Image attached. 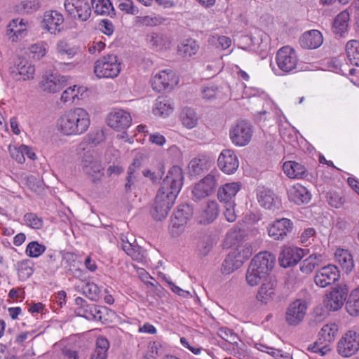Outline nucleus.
<instances>
[{
	"instance_id": "a211bd4d",
	"label": "nucleus",
	"mask_w": 359,
	"mask_h": 359,
	"mask_svg": "<svg viewBox=\"0 0 359 359\" xmlns=\"http://www.w3.org/2000/svg\"><path fill=\"white\" fill-rule=\"evenodd\" d=\"M63 15L56 11H46L43 15V27L50 34H57L62 29Z\"/></svg>"
},
{
	"instance_id": "de8ad7c7",
	"label": "nucleus",
	"mask_w": 359,
	"mask_h": 359,
	"mask_svg": "<svg viewBox=\"0 0 359 359\" xmlns=\"http://www.w3.org/2000/svg\"><path fill=\"white\" fill-rule=\"evenodd\" d=\"M165 21L164 18L156 14L138 16L136 18V23L143 26H158L162 25Z\"/></svg>"
},
{
	"instance_id": "e2e57ef3",
	"label": "nucleus",
	"mask_w": 359,
	"mask_h": 359,
	"mask_svg": "<svg viewBox=\"0 0 359 359\" xmlns=\"http://www.w3.org/2000/svg\"><path fill=\"white\" fill-rule=\"evenodd\" d=\"M327 201L336 208H339L343 203L342 198L337 192L330 191L327 194Z\"/></svg>"
},
{
	"instance_id": "bf43d9fd",
	"label": "nucleus",
	"mask_w": 359,
	"mask_h": 359,
	"mask_svg": "<svg viewBox=\"0 0 359 359\" xmlns=\"http://www.w3.org/2000/svg\"><path fill=\"white\" fill-rule=\"evenodd\" d=\"M27 149V146L24 144L20 146L18 148H10L11 155L16 161L20 163H23L25 161V152Z\"/></svg>"
},
{
	"instance_id": "4be33fe9",
	"label": "nucleus",
	"mask_w": 359,
	"mask_h": 359,
	"mask_svg": "<svg viewBox=\"0 0 359 359\" xmlns=\"http://www.w3.org/2000/svg\"><path fill=\"white\" fill-rule=\"evenodd\" d=\"M347 297V290L342 287H334L327 295V307L332 311H337L342 307Z\"/></svg>"
},
{
	"instance_id": "a19ab883",
	"label": "nucleus",
	"mask_w": 359,
	"mask_h": 359,
	"mask_svg": "<svg viewBox=\"0 0 359 359\" xmlns=\"http://www.w3.org/2000/svg\"><path fill=\"white\" fill-rule=\"evenodd\" d=\"M57 57L60 60L72 59L77 53L75 48L71 47L67 41L60 40L57 43L56 46Z\"/></svg>"
},
{
	"instance_id": "b1692460",
	"label": "nucleus",
	"mask_w": 359,
	"mask_h": 359,
	"mask_svg": "<svg viewBox=\"0 0 359 359\" xmlns=\"http://www.w3.org/2000/svg\"><path fill=\"white\" fill-rule=\"evenodd\" d=\"M323 42V35L316 29L306 32L299 39L301 46L306 49L317 48L322 45Z\"/></svg>"
},
{
	"instance_id": "bb28decb",
	"label": "nucleus",
	"mask_w": 359,
	"mask_h": 359,
	"mask_svg": "<svg viewBox=\"0 0 359 359\" xmlns=\"http://www.w3.org/2000/svg\"><path fill=\"white\" fill-rule=\"evenodd\" d=\"M219 206L216 201H208L202 210L199 222L201 224H209L212 222L218 216Z\"/></svg>"
},
{
	"instance_id": "4d7b16f0",
	"label": "nucleus",
	"mask_w": 359,
	"mask_h": 359,
	"mask_svg": "<svg viewBox=\"0 0 359 359\" xmlns=\"http://www.w3.org/2000/svg\"><path fill=\"white\" fill-rule=\"evenodd\" d=\"M118 8L128 14L137 15L138 8L135 6L132 0H118Z\"/></svg>"
},
{
	"instance_id": "6ab92c4d",
	"label": "nucleus",
	"mask_w": 359,
	"mask_h": 359,
	"mask_svg": "<svg viewBox=\"0 0 359 359\" xmlns=\"http://www.w3.org/2000/svg\"><path fill=\"white\" fill-rule=\"evenodd\" d=\"M304 250L298 248L283 247L278 260L284 268L296 265L303 257Z\"/></svg>"
},
{
	"instance_id": "1a4fd4ad",
	"label": "nucleus",
	"mask_w": 359,
	"mask_h": 359,
	"mask_svg": "<svg viewBox=\"0 0 359 359\" xmlns=\"http://www.w3.org/2000/svg\"><path fill=\"white\" fill-rule=\"evenodd\" d=\"M252 128L246 121H240L230 130V138L232 142L239 147L247 145L252 136Z\"/></svg>"
},
{
	"instance_id": "c03bdc74",
	"label": "nucleus",
	"mask_w": 359,
	"mask_h": 359,
	"mask_svg": "<svg viewBox=\"0 0 359 359\" xmlns=\"http://www.w3.org/2000/svg\"><path fill=\"white\" fill-rule=\"evenodd\" d=\"M104 140V135L103 131H96L91 133L88 135L87 141L81 142L77 148L78 151H85L87 149L88 144H92L94 146L97 145Z\"/></svg>"
},
{
	"instance_id": "f8f14e48",
	"label": "nucleus",
	"mask_w": 359,
	"mask_h": 359,
	"mask_svg": "<svg viewBox=\"0 0 359 359\" xmlns=\"http://www.w3.org/2000/svg\"><path fill=\"white\" fill-rule=\"evenodd\" d=\"M217 177L212 172L204 177L193 188L192 194L194 199L201 200L209 196L215 189L217 185Z\"/></svg>"
},
{
	"instance_id": "603ef678",
	"label": "nucleus",
	"mask_w": 359,
	"mask_h": 359,
	"mask_svg": "<svg viewBox=\"0 0 359 359\" xmlns=\"http://www.w3.org/2000/svg\"><path fill=\"white\" fill-rule=\"evenodd\" d=\"M46 249L44 245L40 244L37 241H32L27 245L25 253L29 257L36 258L42 255Z\"/></svg>"
},
{
	"instance_id": "7c9ffc66",
	"label": "nucleus",
	"mask_w": 359,
	"mask_h": 359,
	"mask_svg": "<svg viewBox=\"0 0 359 359\" xmlns=\"http://www.w3.org/2000/svg\"><path fill=\"white\" fill-rule=\"evenodd\" d=\"M92 8L97 15L114 17L115 11L109 0H91Z\"/></svg>"
},
{
	"instance_id": "0e129e2a",
	"label": "nucleus",
	"mask_w": 359,
	"mask_h": 359,
	"mask_svg": "<svg viewBox=\"0 0 359 359\" xmlns=\"http://www.w3.org/2000/svg\"><path fill=\"white\" fill-rule=\"evenodd\" d=\"M225 204V210L224 215L226 219L229 222H233L236 219V215L235 212V202H231Z\"/></svg>"
},
{
	"instance_id": "052dcab7",
	"label": "nucleus",
	"mask_w": 359,
	"mask_h": 359,
	"mask_svg": "<svg viewBox=\"0 0 359 359\" xmlns=\"http://www.w3.org/2000/svg\"><path fill=\"white\" fill-rule=\"evenodd\" d=\"M30 53L34 59L40 60L46 54V48L43 43H36L30 47Z\"/></svg>"
},
{
	"instance_id": "79ce46f5",
	"label": "nucleus",
	"mask_w": 359,
	"mask_h": 359,
	"mask_svg": "<svg viewBox=\"0 0 359 359\" xmlns=\"http://www.w3.org/2000/svg\"><path fill=\"white\" fill-rule=\"evenodd\" d=\"M346 52L350 62L353 65L359 67V41H348L346 46Z\"/></svg>"
},
{
	"instance_id": "e433bc0d",
	"label": "nucleus",
	"mask_w": 359,
	"mask_h": 359,
	"mask_svg": "<svg viewBox=\"0 0 359 359\" xmlns=\"http://www.w3.org/2000/svg\"><path fill=\"white\" fill-rule=\"evenodd\" d=\"M199 46L196 41L189 39L183 41L178 46V53L184 57H191L198 50Z\"/></svg>"
},
{
	"instance_id": "9b49d317",
	"label": "nucleus",
	"mask_w": 359,
	"mask_h": 359,
	"mask_svg": "<svg viewBox=\"0 0 359 359\" xmlns=\"http://www.w3.org/2000/svg\"><path fill=\"white\" fill-rule=\"evenodd\" d=\"M339 276L338 268L335 265L328 264L316 272L314 283L318 287L325 288L335 283Z\"/></svg>"
},
{
	"instance_id": "ea45409f",
	"label": "nucleus",
	"mask_w": 359,
	"mask_h": 359,
	"mask_svg": "<svg viewBox=\"0 0 359 359\" xmlns=\"http://www.w3.org/2000/svg\"><path fill=\"white\" fill-rule=\"evenodd\" d=\"M26 23L22 19H14L7 27V34L10 35L11 33H13V35L11 37L13 38V41H15V38L18 39L19 36H22L25 31L26 30Z\"/></svg>"
},
{
	"instance_id": "c85d7f7f",
	"label": "nucleus",
	"mask_w": 359,
	"mask_h": 359,
	"mask_svg": "<svg viewBox=\"0 0 359 359\" xmlns=\"http://www.w3.org/2000/svg\"><path fill=\"white\" fill-rule=\"evenodd\" d=\"M173 111V106L171 101L164 97H158L154 103L153 113L156 116H165Z\"/></svg>"
},
{
	"instance_id": "c9c22d12",
	"label": "nucleus",
	"mask_w": 359,
	"mask_h": 359,
	"mask_svg": "<svg viewBox=\"0 0 359 359\" xmlns=\"http://www.w3.org/2000/svg\"><path fill=\"white\" fill-rule=\"evenodd\" d=\"M84 91L83 87H78L76 85L72 87H69L62 93L60 100L65 104L73 103L76 100L81 99Z\"/></svg>"
},
{
	"instance_id": "0eeeda50",
	"label": "nucleus",
	"mask_w": 359,
	"mask_h": 359,
	"mask_svg": "<svg viewBox=\"0 0 359 359\" xmlns=\"http://www.w3.org/2000/svg\"><path fill=\"white\" fill-rule=\"evenodd\" d=\"M276 61L281 71L289 73L297 67L298 57L295 50L290 46H286L277 51Z\"/></svg>"
},
{
	"instance_id": "338daca9",
	"label": "nucleus",
	"mask_w": 359,
	"mask_h": 359,
	"mask_svg": "<svg viewBox=\"0 0 359 359\" xmlns=\"http://www.w3.org/2000/svg\"><path fill=\"white\" fill-rule=\"evenodd\" d=\"M142 166V161L138 157L133 159L132 164L128 167L127 174L132 175H137V171Z\"/></svg>"
},
{
	"instance_id": "f704fd0d",
	"label": "nucleus",
	"mask_w": 359,
	"mask_h": 359,
	"mask_svg": "<svg viewBox=\"0 0 359 359\" xmlns=\"http://www.w3.org/2000/svg\"><path fill=\"white\" fill-rule=\"evenodd\" d=\"M182 125L188 129L195 128L198 122V116L194 109L184 108L180 114Z\"/></svg>"
},
{
	"instance_id": "5701e85b",
	"label": "nucleus",
	"mask_w": 359,
	"mask_h": 359,
	"mask_svg": "<svg viewBox=\"0 0 359 359\" xmlns=\"http://www.w3.org/2000/svg\"><path fill=\"white\" fill-rule=\"evenodd\" d=\"M241 188L240 182L226 183L217 191L218 199L224 203L234 202V198Z\"/></svg>"
},
{
	"instance_id": "774afa93",
	"label": "nucleus",
	"mask_w": 359,
	"mask_h": 359,
	"mask_svg": "<svg viewBox=\"0 0 359 359\" xmlns=\"http://www.w3.org/2000/svg\"><path fill=\"white\" fill-rule=\"evenodd\" d=\"M218 88L215 86H207L203 90V97L211 100L217 96Z\"/></svg>"
},
{
	"instance_id": "dca6fc26",
	"label": "nucleus",
	"mask_w": 359,
	"mask_h": 359,
	"mask_svg": "<svg viewBox=\"0 0 359 359\" xmlns=\"http://www.w3.org/2000/svg\"><path fill=\"white\" fill-rule=\"evenodd\" d=\"M292 222L289 219L282 218L269 224L267 231L269 236L273 240L282 241L292 231Z\"/></svg>"
},
{
	"instance_id": "412c9836",
	"label": "nucleus",
	"mask_w": 359,
	"mask_h": 359,
	"mask_svg": "<svg viewBox=\"0 0 359 359\" xmlns=\"http://www.w3.org/2000/svg\"><path fill=\"white\" fill-rule=\"evenodd\" d=\"M288 198L297 205L308 203L311 200V194L306 188L300 184L290 187L287 190Z\"/></svg>"
},
{
	"instance_id": "13d9d810",
	"label": "nucleus",
	"mask_w": 359,
	"mask_h": 359,
	"mask_svg": "<svg viewBox=\"0 0 359 359\" xmlns=\"http://www.w3.org/2000/svg\"><path fill=\"white\" fill-rule=\"evenodd\" d=\"M337 330V329L334 324L325 325L321 328L320 335L323 337L325 341H330L334 339Z\"/></svg>"
},
{
	"instance_id": "423d86ee",
	"label": "nucleus",
	"mask_w": 359,
	"mask_h": 359,
	"mask_svg": "<svg viewBox=\"0 0 359 359\" xmlns=\"http://www.w3.org/2000/svg\"><path fill=\"white\" fill-rule=\"evenodd\" d=\"M308 305L305 300L297 299L291 302L285 311V320L290 326H297L306 316Z\"/></svg>"
},
{
	"instance_id": "09e8293b",
	"label": "nucleus",
	"mask_w": 359,
	"mask_h": 359,
	"mask_svg": "<svg viewBox=\"0 0 359 359\" xmlns=\"http://www.w3.org/2000/svg\"><path fill=\"white\" fill-rule=\"evenodd\" d=\"M18 74L22 77L23 80L31 79L34 78L35 68L27 60H20L17 65Z\"/></svg>"
},
{
	"instance_id": "a878e982",
	"label": "nucleus",
	"mask_w": 359,
	"mask_h": 359,
	"mask_svg": "<svg viewBox=\"0 0 359 359\" xmlns=\"http://www.w3.org/2000/svg\"><path fill=\"white\" fill-rule=\"evenodd\" d=\"M276 283L271 280L263 283L259 287L257 299L263 304L272 301L276 296Z\"/></svg>"
},
{
	"instance_id": "f03ea898",
	"label": "nucleus",
	"mask_w": 359,
	"mask_h": 359,
	"mask_svg": "<svg viewBox=\"0 0 359 359\" xmlns=\"http://www.w3.org/2000/svg\"><path fill=\"white\" fill-rule=\"evenodd\" d=\"M87 111L76 107L65 111L57 119V129L65 135H79L84 133L90 126Z\"/></svg>"
},
{
	"instance_id": "680f3d73",
	"label": "nucleus",
	"mask_w": 359,
	"mask_h": 359,
	"mask_svg": "<svg viewBox=\"0 0 359 359\" xmlns=\"http://www.w3.org/2000/svg\"><path fill=\"white\" fill-rule=\"evenodd\" d=\"M26 183L28 187L35 192L39 191L42 189L43 183L41 180L34 175L27 176Z\"/></svg>"
},
{
	"instance_id": "6e6d98bb",
	"label": "nucleus",
	"mask_w": 359,
	"mask_h": 359,
	"mask_svg": "<svg viewBox=\"0 0 359 359\" xmlns=\"http://www.w3.org/2000/svg\"><path fill=\"white\" fill-rule=\"evenodd\" d=\"M217 334L226 341L238 346V338L231 330L226 327H221L217 330Z\"/></svg>"
},
{
	"instance_id": "864d4df0",
	"label": "nucleus",
	"mask_w": 359,
	"mask_h": 359,
	"mask_svg": "<svg viewBox=\"0 0 359 359\" xmlns=\"http://www.w3.org/2000/svg\"><path fill=\"white\" fill-rule=\"evenodd\" d=\"M23 219L27 226L34 229H40L43 224L42 219L32 212L26 213Z\"/></svg>"
},
{
	"instance_id": "ddd939ff",
	"label": "nucleus",
	"mask_w": 359,
	"mask_h": 359,
	"mask_svg": "<svg viewBox=\"0 0 359 359\" xmlns=\"http://www.w3.org/2000/svg\"><path fill=\"white\" fill-rule=\"evenodd\" d=\"M65 8L70 15L81 21H86L91 14L88 0H65Z\"/></svg>"
},
{
	"instance_id": "72a5a7b5",
	"label": "nucleus",
	"mask_w": 359,
	"mask_h": 359,
	"mask_svg": "<svg viewBox=\"0 0 359 359\" xmlns=\"http://www.w3.org/2000/svg\"><path fill=\"white\" fill-rule=\"evenodd\" d=\"M348 20L349 14L347 11H342L338 14L333 22V32L341 36L347 30Z\"/></svg>"
},
{
	"instance_id": "7ed1b4c3",
	"label": "nucleus",
	"mask_w": 359,
	"mask_h": 359,
	"mask_svg": "<svg viewBox=\"0 0 359 359\" xmlns=\"http://www.w3.org/2000/svg\"><path fill=\"white\" fill-rule=\"evenodd\" d=\"M276 257L270 252L257 254L250 262L245 274V279L250 286H257L265 280L272 271Z\"/></svg>"
},
{
	"instance_id": "aec40b11",
	"label": "nucleus",
	"mask_w": 359,
	"mask_h": 359,
	"mask_svg": "<svg viewBox=\"0 0 359 359\" xmlns=\"http://www.w3.org/2000/svg\"><path fill=\"white\" fill-rule=\"evenodd\" d=\"M67 79L64 76L50 74L42 78L40 88L43 91L55 93L62 89L66 84Z\"/></svg>"
},
{
	"instance_id": "473e14b6",
	"label": "nucleus",
	"mask_w": 359,
	"mask_h": 359,
	"mask_svg": "<svg viewBox=\"0 0 359 359\" xmlns=\"http://www.w3.org/2000/svg\"><path fill=\"white\" fill-rule=\"evenodd\" d=\"M209 160L204 156H199L194 158L189 163V172L191 175H199L209 167Z\"/></svg>"
},
{
	"instance_id": "393cba45",
	"label": "nucleus",
	"mask_w": 359,
	"mask_h": 359,
	"mask_svg": "<svg viewBox=\"0 0 359 359\" xmlns=\"http://www.w3.org/2000/svg\"><path fill=\"white\" fill-rule=\"evenodd\" d=\"M193 210L188 204H182L178 206L171 218L172 227H180L184 226L191 217Z\"/></svg>"
},
{
	"instance_id": "39448f33",
	"label": "nucleus",
	"mask_w": 359,
	"mask_h": 359,
	"mask_svg": "<svg viewBox=\"0 0 359 359\" xmlns=\"http://www.w3.org/2000/svg\"><path fill=\"white\" fill-rule=\"evenodd\" d=\"M79 166L82 170L90 176L95 182L103 176V167L97 154L93 149H86L81 158Z\"/></svg>"
},
{
	"instance_id": "37998d69",
	"label": "nucleus",
	"mask_w": 359,
	"mask_h": 359,
	"mask_svg": "<svg viewBox=\"0 0 359 359\" xmlns=\"http://www.w3.org/2000/svg\"><path fill=\"white\" fill-rule=\"evenodd\" d=\"M321 262L322 255L320 254H313L303 261L300 269L304 273H309L316 267L318 266Z\"/></svg>"
},
{
	"instance_id": "4c0bfd02",
	"label": "nucleus",
	"mask_w": 359,
	"mask_h": 359,
	"mask_svg": "<svg viewBox=\"0 0 359 359\" xmlns=\"http://www.w3.org/2000/svg\"><path fill=\"white\" fill-rule=\"evenodd\" d=\"M335 259L339 264L346 270L351 271L353 268V261L351 255L346 250L337 249L334 253Z\"/></svg>"
},
{
	"instance_id": "5fc2aeb1",
	"label": "nucleus",
	"mask_w": 359,
	"mask_h": 359,
	"mask_svg": "<svg viewBox=\"0 0 359 359\" xmlns=\"http://www.w3.org/2000/svg\"><path fill=\"white\" fill-rule=\"evenodd\" d=\"M259 204L266 209H272L276 201L270 191H263L258 194Z\"/></svg>"
},
{
	"instance_id": "3c124183",
	"label": "nucleus",
	"mask_w": 359,
	"mask_h": 359,
	"mask_svg": "<svg viewBox=\"0 0 359 359\" xmlns=\"http://www.w3.org/2000/svg\"><path fill=\"white\" fill-rule=\"evenodd\" d=\"M18 276L21 280H26L33 273L32 264L29 259H24L17 264Z\"/></svg>"
},
{
	"instance_id": "6e6552de",
	"label": "nucleus",
	"mask_w": 359,
	"mask_h": 359,
	"mask_svg": "<svg viewBox=\"0 0 359 359\" xmlns=\"http://www.w3.org/2000/svg\"><path fill=\"white\" fill-rule=\"evenodd\" d=\"M76 308L75 313L78 316L83 317L89 320H102V314L106 311L105 307H100L95 304H88L82 297L75 299Z\"/></svg>"
},
{
	"instance_id": "9d476101",
	"label": "nucleus",
	"mask_w": 359,
	"mask_h": 359,
	"mask_svg": "<svg viewBox=\"0 0 359 359\" xmlns=\"http://www.w3.org/2000/svg\"><path fill=\"white\" fill-rule=\"evenodd\" d=\"M337 352L343 357H350L359 349V334L353 330L348 331L337 344Z\"/></svg>"
},
{
	"instance_id": "4468645a",
	"label": "nucleus",
	"mask_w": 359,
	"mask_h": 359,
	"mask_svg": "<svg viewBox=\"0 0 359 359\" xmlns=\"http://www.w3.org/2000/svg\"><path fill=\"white\" fill-rule=\"evenodd\" d=\"M130 114L123 109H114L107 117V125L117 131L124 132L131 124Z\"/></svg>"
},
{
	"instance_id": "69168bd1",
	"label": "nucleus",
	"mask_w": 359,
	"mask_h": 359,
	"mask_svg": "<svg viewBox=\"0 0 359 359\" xmlns=\"http://www.w3.org/2000/svg\"><path fill=\"white\" fill-rule=\"evenodd\" d=\"M163 166L159 168L156 172L151 171L150 170H145L143 171V175L146 177L150 178V180L154 182H157L159 181L163 175L164 174V170H163Z\"/></svg>"
},
{
	"instance_id": "2f4dec72",
	"label": "nucleus",
	"mask_w": 359,
	"mask_h": 359,
	"mask_svg": "<svg viewBox=\"0 0 359 359\" xmlns=\"http://www.w3.org/2000/svg\"><path fill=\"white\" fill-rule=\"evenodd\" d=\"M121 239L122 241L121 248L128 255L130 256L134 260L140 261L142 259L143 254L140 246L132 243L124 235H121Z\"/></svg>"
},
{
	"instance_id": "20e7f679",
	"label": "nucleus",
	"mask_w": 359,
	"mask_h": 359,
	"mask_svg": "<svg viewBox=\"0 0 359 359\" xmlns=\"http://www.w3.org/2000/svg\"><path fill=\"white\" fill-rule=\"evenodd\" d=\"M121 72V62H118L117 55L107 54L100 57L94 65V73L100 79L118 76Z\"/></svg>"
},
{
	"instance_id": "8fccbe9b",
	"label": "nucleus",
	"mask_w": 359,
	"mask_h": 359,
	"mask_svg": "<svg viewBox=\"0 0 359 359\" xmlns=\"http://www.w3.org/2000/svg\"><path fill=\"white\" fill-rule=\"evenodd\" d=\"M82 293L92 301H97L100 298V290L93 282L86 283L81 287Z\"/></svg>"
},
{
	"instance_id": "cd10ccee",
	"label": "nucleus",
	"mask_w": 359,
	"mask_h": 359,
	"mask_svg": "<svg viewBox=\"0 0 359 359\" xmlns=\"http://www.w3.org/2000/svg\"><path fill=\"white\" fill-rule=\"evenodd\" d=\"M283 168L290 178H303L307 175V170L304 165L295 161L284 163Z\"/></svg>"
},
{
	"instance_id": "a18cd8bd",
	"label": "nucleus",
	"mask_w": 359,
	"mask_h": 359,
	"mask_svg": "<svg viewBox=\"0 0 359 359\" xmlns=\"http://www.w3.org/2000/svg\"><path fill=\"white\" fill-rule=\"evenodd\" d=\"M147 40L153 49L161 50L165 47L167 36L162 33L153 32L148 35Z\"/></svg>"
},
{
	"instance_id": "c756f323",
	"label": "nucleus",
	"mask_w": 359,
	"mask_h": 359,
	"mask_svg": "<svg viewBox=\"0 0 359 359\" xmlns=\"http://www.w3.org/2000/svg\"><path fill=\"white\" fill-rule=\"evenodd\" d=\"M243 262V260L237 255L236 252H231L225 258L222 264V271L223 273L230 274L240 268Z\"/></svg>"
},
{
	"instance_id": "f257e3e1",
	"label": "nucleus",
	"mask_w": 359,
	"mask_h": 359,
	"mask_svg": "<svg viewBox=\"0 0 359 359\" xmlns=\"http://www.w3.org/2000/svg\"><path fill=\"white\" fill-rule=\"evenodd\" d=\"M184 180L182 170L179 166L172 167L163 180L151 209V215L156 220L165 219L180 193Z\"/></svg>"
},
{
	"instance_id": "58836bf2",
	"label": "nucleus",
	"mask_w": 359,
	"mask_h": 359,
	"mask_svg": "<svg viewBox=\"0 0 359 359\" xmlns=\"http://www.w3.org/2000/svg\"><path fill=\"white\" fill-rule=\"evenodd\" d=\"M109 342L107 338L100 337L96 340L95 349L91 355V359H107Z\"/></svg>"
},
{
	"instance_id": "f3484780",
	"label": "nucleus",
	"mask_w": 359,
	"mask_h": 359,
	"mask_svg": "<svg viewBox=\"0 0 359 359\" xmlns=\"http://www.w3.org/2000/svg\"><path fill=\"white\" fill-rule=\"evenodd\" d=\"M217 163L219 169L228 175L235 172L239 165L236 154L231 149L223 150L219 156Z\"/></svg>"
},
{
	"instance_id": "2eb2a0df",
	"label": "nucleus",
	"mask_w": 359,
	"mask_h": 359,
	"mask_svg": "<svg viewBox=\"0 0 359 359\" xmlns=\"http://www.w3.org/2000/svg\"><path fill=\"white\" fill-rule=\"evenodd\" d=\"M178 83V79L172 70H163L157 73L151 80L152 88L161 92L171 89Z\"/></svg>"
},
{
	"instance_id": "49530a36",
	"label": "nucleus",
	"mask_w": 359,
	"mask_h": 359,
	"mask_svg": "<svg viewBox=\"0 0 359 359\" xmlns=\"http://www.w3.org/2000/svg\"><path fill=\"white\" fill-rule=\"evenodd\" d=\"M346 307L350 315L355 316L359 314V287L351 292Z\"/></svg>"
}]
</instances>
